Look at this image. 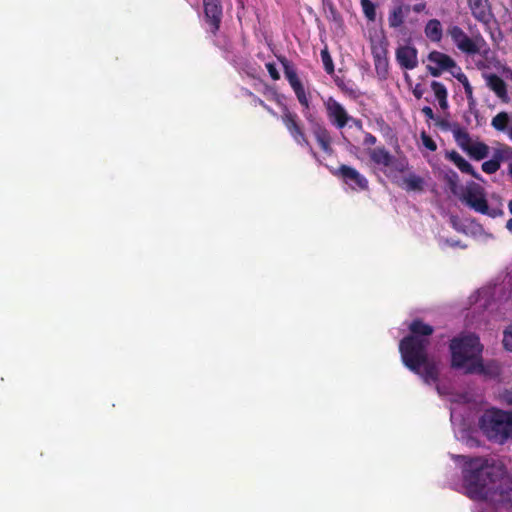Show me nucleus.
Returning a JSON list of instances; mask_svg holds the SVG:
<instances>
[{
  "label": "nucleus",
  "instance_id": "412c9836",
  "mask_svg": "<svg viewBox=\"0 0 512 512\" xmlns=\"http://www.w3.org/2000/svg\"><path fill=\"white\" fill-rule=\"evenodd\" d=\"M393 181L408 192H420L424 189L425 185L424 179L414 173H408L400 179L395 177Z\"/></svg>",
  "mask_w": 512,
  "mask_h": 512
},
{
  "label": "nucleus",
  "instance_id": "4be33fe9",
  "mask_svg": "<svg viewBox=\"0 0 512 512\" xmlns=\"http://www.w3.org/2000/svg\"><path fill=\"white\" fill-rule=\"evenodd\" d=\"M448 72L456 78L464 88L465 95L467 97V100L470 104H473L475 102L474 96H473V88L467 78V76L462 72L461 68L455 63V61H452V64L447 68Z\"/></svg>",
  "mask_w": 512,
  "mask_h": 512
},
{
  "label": "nucleus",
  "instance_id": "4468645a",
  "mask_svg": "<svg viewBox=\"0 0 512 512\" xmlns=\"http://www.w3.org/2000/svg\"><path fill=\"white\" fill-rule=\"evenodd\" d=\"M427 69L434 77H438L452 64L453 59L441 52L432 51L428 55Z\"/></svg>",
  "mask_w": 512,
  "mask_h": 512
},
{
  "label": "nucleus",
  "instance_id": "09e8293b",
  "mask_svg": "<svg viewBox=\"0 0 512 512\" xmlns=\"http://www.w3.org/2000/svg\"><path fill=\"white\" fill-rule=\"evenodd\" d=\"M510 174L512 175V165L510 166Z\"/></svg>",
  "mask_w": 512,
  "mask_h": 512
},
{
  "label": "nucleus",
  "instance_id": "7c9ffc66",
  "mask_svg": "<svg viewBox=\"0 0 512 512\" xmlns=\"http://www.w3.org/2000/svg\"><path fill=\"white\" fill-rule=\"evenodd\" d=\"M361 6L365 17L369 21L376 19V6L371 0H361Z\"/></svg>",
  "mask_w": 512,
  "mask_h": 512
},
{
  "label": "nucleus",
  "instance_id": "f257e3e1",
  "mask_svg": "<svg viewBox=\"0 0 512 512\" xmlns=\"http://www.w3.org/2000/svg\"><path fill=\"white\" fill-rule=\"evenodd\" d=\"M410 334L399 343V351L403 364L417 374L425 384L435 385L440 396L449 393L438 383L439 363L429 352L430 336L433 333L432 326L419 320L409 325Z\"/></svg>",
  "mask_w": 512,
  "mask_h": 512
},
{
  "label": "nucleus",
  "instance_id": "f03ea898",
  "mask_svg": "<svg viewBox=\"0 0 512 512\" xmlns=\"http://www.w3.org/2000/svg\"><path fill=\"white\" fill-rule=\"evenodd\" d=\"M451 367L465 374H478L488 378L499 375V365L483 359L484 346L473 332H462L453 337L449 344Z\"/></svg>",
  "mask_w": 512,
  "mask_h": 512
},
{
  "label": "nucleus",
  "instance_id": "a211bd4d",
  "mask_svg": "<svg viewBox=\"0 0 512 512\" xmlns=\"http://www.w3.org/2000/svg\"><path fill=\"white\" fill-rule=\"evenodd\" d=\"M396 59L401 67L413 69L418 64L417 50L410 45L400 46L396 50Z\"/></svg>",
  "mask_w": 512,
  "mask_h": 512
},
{
  "label": "nucleus",
  "instance_id": "39448f33",
  "mask_svg": "<svg viewBox=\"0 0 512 512\" xmlns=\"http://www.w3.org/2000/svg\"><path fill=\"white\" fill-rule=\"evenodd\" d=\"M454 482L453 489L475 501H488L495 505L512 502V482Z\"/></svg>",
  "mask_w": 512,
  "mask_h": 512
},
{
  "label": "nucleus",
  "instance_id": "de8ad7c7",
  "mask_svg": "<svg viewBox=\"0 0 512 512\" xmlns=\"http://www.w3.org/2000/svg\"><path fill=\"white\" fill-rule=\"evenodd\" d=\"M507 134L509 138L512 140V126L508 129Z\"/></svg>",
  "mask_w": 512,
  "mask_h": 512
},
{
  "label": "nucleus",
  "instance_id": "f8f14e48",
  "mask_svg": "<svg viewBox=\"0 0 512 512\" xmlns=\"http://www.w3.org/2000/svg\"><path fill=\"white\" fill-rule=\"evenodd\" d=\"M371 50L377 74L384 78L388 73L387 41L383 36L371 41Z\"/></svg>",
  "mask_w": 512,
  "mask_h": 512
},
{
  "label": "nucleus",
  "instance_id": "ddd939ff",
  "mask_svg": "<svg viewBox=\"0 0 512 512\" xmlns=\"http://www.w3.org/2000/svg\"><path fill=\"white\" fill-rule=\"evenodd\" d=\"M206 23L209 25V31L215 34L219 29L222 18V7L220 0H203Z\"/></svg>",
  "mask_w": 512,
  "mask_h": 512
},
{
  "label": "nucleus",
  "instance_id": "c9c22d12",
  "mask_svg": "<svg viewBox=\"0 0 512 512\" xmlns=\"http://www.w3.org/2000/svg\"><path fill=\"white\" fill-rule=\"evenodd\" d=\"M496 70H497V71H499V72H501V73H502V75H503L506 79H508V80L512 81V69H510V68H508V67H506V66H504V65H502V64L500 63V68H499V69H496Z\"/></svg>",
  "mask_w": 512,
  "mask_h": 512
},
{
  "label": "nucleus",
  "instance_id": "f704fd0d",
  "mask_svg": "<svg viewBox=\"0 0 512 512\" xmlns=\"http://www.w3.org/2000/svg\"><path fill=\"white\" fill-rule=\"evenodd\" d=\"M439 244L442 246V247H458L460 246V243L458 241H454V240H448V239H444L442 237H440L439 239Z\"/></svg>",
  "mask_w": 512,
  "mask_h": 512
},
{
  "label": "nucleus",
  "instance_id": "58836bf2",
  "mask_svg": "<svg viewBox=\"0 0 512 512\" xmlns=\"http://www.w3.org/2000/svg\"><path fill=\"white\" fill-rule=\"evenodd\" d=\"M501 399L506 404L512 405V389L504 391L501 394Z\"/></svg>",
  "mask_w": 512,
  "mask_h": 512
},
{
  "label": "nucleus",
  "instance_id": "2eb2a0df",
  "mask_svg": "<svg viewBox=\"0 0 512 512\" xmlns=\"http://www.w3.org/2000/svg\"><path fill=\"white\" fill-rule=\"evenodd\" d=\"M451 224L457 231H462L466 234L470 233L473 237L482 242L492 240L494 237L491 233L485 231L483 227L474 221H469L466 224H458L454 217L451 218Z\"/></svg>",
  "mask_w": 512,
  "mask_h": 512
},
{
  "label": "nucleus",
  "instance_id": "5701e85b",
  "mask_svg": "<svg viewBox=\"0 0 512 512\" xmlns=\"http://www.w3.org/2000/svg\"><path fill=\"white\" fill-rule=\"evenodd\" d=\"M409 12V7L403 3L397 2L389 11L388 23L391 28H400Z\"/></svg>",
  "mask_w": 512,
  "mask_h": 512
},
{
  "label": "nucleus",
  "instance_id": "6e6552de",
  "mask_svg": "<svg viewBox=\"0 0 512 512\" xmlns=\"http://www.w3.org/2000/svg\"><path fill=\"white\" fill-rule=\"evenodd\" d=\"M462 200L466 205L478 213L488 215L493 218L502 214V210L500 208H491L488 206L483 187L475 182H469L466 184Z\"/></svg>",
  "mask_w": 512,
  "mask_h": 512
},
{
  "label": "nucleus",
  "instance_id": "a19ab883",
  "mask_svg": "<svg viewBox=\"0 0 512 512\" xmlns=\"http://www.w3.org/2000/svg\"><path fill=\"white\" fill-rule=\"evenodd\" d=\"M422 113L430 120L434 119V112L431 107L424 106L422 108Z\"/></svg>",
  "mask_w": 512,
  "mask_h": 512
},
{
  "label": "nucleus",
  "instance_id": "72a5a7b5",
  "mask_svg": "<svg viewBox=\"0 0 512 512\" xmlns=\"http://www.w3.org/2000/svg\"><path fill=\"white\" fill-rule=\"evenodd\" d=\"M502 342L504 348L512 352V323L504 330Z\"/></svg>",
  "mask_w": 512,
  "mask_h": 512
},
{
  "label": "nucleus",
  "instance_id": "bb28decb",
  "mask_svg": "<svg viewBox=\"0 0 512 512\" xmlns=\"http://www.w3.org/2000/svg\"><path fill=\"white\" fill-rule=\"evenodd\" d=\"M426 37L432 42H440L443 35V28L439 20H429L424 28Z\"/></svg>",
  "mask_w": 512,
  "mask_h": 512
},
{
  "label": "nucleus",
  "instance_id": "c756f323",
  "mask_svg": "<svg viewBox=\"0 0 512 512\" xmlns=\"http://www.w3.org/2000/svg\"><path fill=\"white\" fill-rule=\"evenodd\" d=\"M450 417L452 425L454 426L455 429L456 436L464 440V435H460V433L462 432V420L460 419L456 407L450 408Z\"/></svg>",
  "mask_w": 512,
  "mask_h": 512
},
{
  "label": "nucleus",
  "instance_id": "1a4fd4ad",
  "mask_svg": "<svg viewBox=\"0 0 512 512\" xmlns=\"http://www.w3.org/2000/svg\"><path fill=\"white\" fill-rule=\"evenodd\" d=\"M512 297V272H510L503 284H495L493 287H485L478 291L475 300V309L490 307L492 302H501Z\"/></svg>",
  "mask_w": 512,
  "mask_h": 512
},
{
  "label": "nucleus",
  "instance_id": "423d86ee",
  "mask_svg": "<svg viewBox=\"0 0 512 512\" xmlns=\"http://www.w3.org/2000/svg\"><path fill=\"white\" fill-rule=\"evenodd\" d=\"M481 433L491 442L503 445L512 441V411L487 409L478 420Z\"/></svg>",
  "mask_w": 512,
  "mask_h": 512
},
{
  "label": "nucleus",
  "instance_id": "e433bc0d",
  "mask_svg": "<svg viewBox=\"0 0 512 512\" xmlns=\"http://www.w3.org/2000/svg\"><path fill=\"white\" fill-rule=\"evenodd\" d=\"M266 68H267L270 76L272 77V79H274V80L279 79V73H278V71H277V69H276L274 64L267 63L266 64Z\"/></svg>",
  "mask_w": 512,
  "mask_h": 512
},
{
  "label": "nucleus",
  "instance_id": "dca6fc26",
  "mask_svg": "<svg viewBox=\"0 0 512 512\" xmlns=\"http://www.w3.org/2000/svg\"><path fill=\"white\" fill-rule=\"evenodd\" d=\"M339 173L345 183L348 184L352 189L364 190L368 187L367 179L352 167L342 165L339 168Z\"/></svg>",
  "mask_w": 512,
  "mask_h": 512
},
{
  "label": "nucleus",
  "instance_id": "7ed1b4c3",
  "mask_svg": "<svg viewBox=\"0 0 512 512\" xmlns=\"http://www.w3.org/2000/svg\"><path fill=\"white\" fill-rule=\"evenodd\" d=\"M456 467L461 471L464 480H503L506 467L496 457H469L450 455Z\"/></svg>",
  "mask_w": 512,
  "mask_h": 512
},
{
  "label": "nucleus",
  "instance_id": "6ab92c4d",
  "mask_svg": "<svg viewBox=\"0 0 512 512\" xmlns=\"http://www.w3.org/2000/svg\"><path fill=\"white\" fill-rule=\"evenodd\" d=\"M486 71L487 70H484L483 72V78L486 82V85L495 93V95L500 100L507 103L509 101V96L507 93L506 84L497 75L488 73Z\"/></svg>",
  "mask_w": 512,
  "mask_h": 512
},
{
  "label": "nucleus",
  "instance_id": "a878e982",
  "mask_svg": "<svg viewBox=\"0 0 512 512\" xmlns=\"http://www.w3.org/2000/svg\"><path fill=\"white\" fill-rule=\"evenodd\" d=\"M489 151L490 149L485 143L479 140H473L465 153L472 159L479 161L485 159L489 155Z\"/></svg>",
  "mask_w": 512,
  "mask_h": 512
},
{
  "label": "nucleus",
  "instance_id": "473e14b6",
  "mask_svg": "<svg viewBox=\"0 0 512 512\" xmlns=\"http://www.w3.org/2000/svg\"><path fill=\"white\" fill-rule=\"evenodd\" d=\"M321 59H322V62H323V65H324V68H325L326 72L328 74L333 73L334 65H333L332 58H331V56H330V54H329L327 49H323L321 51Z\"/></svg>",
  "mask_w": 512,
  "mask_h": 512
},
{
  "label": "nucleus",
  "instance_id": "9b49d317",
  "mask_svg": "<svg viewBox=\"0 0 512 512\" xmlns=\"http://www.w3.org/2000/svg\"><path fill=\"white\" fill-rule=\"evenodd\" d=\"M324 106L327 112L328 119L337 128H343L350 121L358 125V122L354 120L352 117H350L345 108L334 98L328 97L324 101Z\"/></svg>",
  "mask_w": 512,
  "mask_h": 512
},
{
  "label": "nucleus",
  "instance_id": "ea45409f",
  "mask_svg": "<svg viewBox=\"0 0 512 512\" xmlns=\"http://www.w3.org/2000/svg\"><path fill=\"white\" fill-rule=\"evenodd\" d=\"M412 92L417 99H420L424 94V89L422 88L421 84H416L412 89Z\"/></svg>",
  "mask_w": 512,
  "mask_h": 512
},
{
  "label": "nucleus",
  "instance_id": "b1692460",
  "mask_svg": "<svg viewBox=\"0 0 512 512\" xmlns=\"http://www.w3.org/2000/svg\"><path fill=\"white\" fill-rule=\"evenodd\" d=\"M446 158L450 160L461 172L470 174L474 178L478 180H482L479 173H477L472 165L464 158L462 157L458 152L456 151H447L446 152Z\"/></svg>",
  "mask_w": 512,
  "mask_h": 512
},
{
  "label": "nucleus",
  "instance_id": "20e7f679",
  "mask_svg": "<svg viewBox=\"0 0 512 512\" xmlns=\"http://www.w3.org/2000/svg\"><path fill=\"white\" fill-rule=\"evenodd\" d=\"M448 34L459 50L466 54L480 57L475 62L478 69L491 70L500 68V61L497 59L495 53L491 51L483 37L478 35L470 38L458 26L450 27Z\"/></svg>",
  "mask_w": 512,
  "mask_h": 512
},
{
  "label": "nucleus",
  "instance_id": "cd10ccee",
  "mask_svg": "<svg viewBox=\"0 0 512 512\" xmlns=\"http://www.w3.org/2000/svg\"><path fill=\"white\" fill-rule=\"evenodd\" d=\"M431 90L435 96V99L438 101V104L441 109L445 110L448 108V92L444 84L438 81H433L431 83Z\"/></svg>",
  "mask_w": 512,
  "mask_h": 512
},
{
  "label": "nucleus",
  "instance_id": "9d476101",
  "mask_svg": "<svg viewBox=\"0 0 512 512\" xmlns=\"http://www.w3.org/2000/svg\"><path fill=\"white\" fill-rule=\"evenodd\" d=\"M371 161L388 177L395 178V173L404 172L407 162L404 159H397L385 148L377 147L368 151Z\"/></svg>",
  "mask_w": 512,
  "mask_h": 512
},
{
  "label": "nucleus",
  "instance_id": "37998d69",
  "mask_svg": "<svg viewBox=\"0 0 512 512\" xmlns=\"http://www.w3.org/2000/svg\"><path fill=\"white\" fill-rule=\"evenodd\" d=\"M425 8H426L425 3H418L413 6V11L419 13V12H422Z\"/></svg>",
  "mask_w": 512,
  "mask_h": 512
},
{
  "label": "nucleus",
  "instance_id": "393cba45",
  "mask_svg": "<svg viewBox=\"0 0 512 512\" xmlns=\"http://www.w3.org/2000/svg\"><path fill=\"white\" fill-rule=\"evenodd\" d=\"M283 122L294 140L303 144L306 143L305 136L296 122V115L286 111L283 115Z\"/></svg>",
  "mask_w": 512,
  "mask_h": 512
},
{
  "label": "nucleus",
  "instance_id": "f3484780",
  "mask_svg": "<svg viewBox=\"0 0 512 512\" xmlns=\"http://www.w3.org/2000/svg\"><path fill=\"white\" fill-rule=\"evenodd\" d=\"M509 157H512V148L505 146L496 149L493 153L492 159L485 161L482 164V170L487 174H493L499 170L501 161Z\"/></svg>",
  "mask_w": 512,
  "mask_h": 512
},
{
  "label": "nucleus",
  "instance_id": "2f4dec72",
  "mask_svg": "<svg viewBox=\"0 0 512 512\" xmlns=\"http://www.w3.org/2000/svg\"><path fill=\"white\" fill-rule=\"evenodd\" d=\"M508 120V114L501 112L492 119L491 125L498 131H504L507 127Z\"/></svg>",
  "mask_w": 512,
  "mask_h": 512
},
{
  "label": "nucleus",
  "instance_id": "c85d7f7f",
  "mask_svg": "<svg viewBox=\"0 0 512 512\" xmlns=\"http://www.w3.org/2000/svg\"><path fill=\"white\" fill-rule=\"evenodd\" d=\"M452 133H453V137H454V140L455 142L457 143V145L465 152L469 145L472 143V141L474 139H472L468 132H466L464 129L462 128H454L452 130Z\"/></svg>",
  "mask_w": 512,
  "mask_h": 512
},
{
  "label": "nucleus",
  "instance_id": "4c0bfd02",
  "mask_svg": "<svg viewBox=\"0 0 512 512\" xmlns=\"http://www.w3.org/2000/svg\"><path fill=\"white\" fill-rule=\"evenodd\" d=\"M423 144L425 145L426 148H428L431 151H434L437 148L435 142L427 136H423Z\"/></svg>",
  "mask_w": 512,
  "mask_h": 512
},
{
  "label": "nucleus",
  "instance_id": "a18cd8bd",
  "mask_svg": "<svg viewBox=\"0 0 512 512\" xmlns=\"http://www.w3.org/2000/svg\"><path fill=\"white\" fill-rule=\"evenodd\" d=\"M506 228L509 232L512 233V218L507 221Z\"/></svg>",
  "mask_w": 512,
  "mask_h": 512
},
{
  "label": "nucleus",
  "instance_id": "aec40b11",
  "mask_svg": "<svg viewBox=\"0 0 512 512\" xmlns=\"http://www.w3.org/2000/svg\"><path fill=\"white\" fill-rule=\"evenodd\" d=\"M472 15L480 22L488 24L492 19V13L488 0H468Z\"/></svg>",
  "mask_w": 512,
  "mask_h": 512
},
{
  "label": "nucleus",
  "instance_id": "79ce46f5",
  "mask_svg": "<svg viewBox=\"0 0 512 512\" xmlns=\"http://www.w3.org/2000/svg\"><path fill=\"white\" fill-rule=\"evenodd\" d=\"M364 143L366 145H374L376 143V137L373 136L372 134H366L364 138Z\"/></svg>",
  "mask_w": 512,
  "mask_h": 512
},
{
  "label": "nucleus",
  "instance_id": "49530a36",
  "mask_svg": "<svg viewBox=\"0 0 512 512\" xmlns=\"http://www.w3.org/2000/svg\"><path fill=\"white\" fill-rule=\"evenodd\" d=\"M508 210L512 214V199L508 202Z\"/></svg>",
  "mask_w": 512,
  "mask_h": 512
},
{
  "label": "nucleus",
  "instance_id": "c03bdc74",
  "mask_svg": "<svg viewBox=\"0 0 512 512\" xmlns=\"http://www.w3.org/2000/svg\"><path fill=\"white\" fill-rule=\"evenodd\" d=\"M450 401L452 403H455V402H467L468 401V398L467 396H459L457 399L456 398H450Z\"/></svg>",
  "mask_w": 512,
  "mask_h": 512
},
{
  "label": "nucleus",
  "instance_id": "0eeeda50",
  "mask_svg": "<svg viewBox=\"0 0 512 512\" xmlns=\"http://www.w3.org/2000/svg\"><path fill=\"white\" fill-rule=\"evenodd\" d=\"M285 77L288 80L291 88L293 89L299 103L303 106L305 117L307 118L308 121L313 123V133L319 145L325 152H329L330 136L328 131L318 123H315L312 118V115L306 112V110H308L310 107V101L301 80L299 79L295 70L289 66H285Z\"/></svg>",
  "mask_w": 512,
  "mask_h": 512
}]
</instances>
